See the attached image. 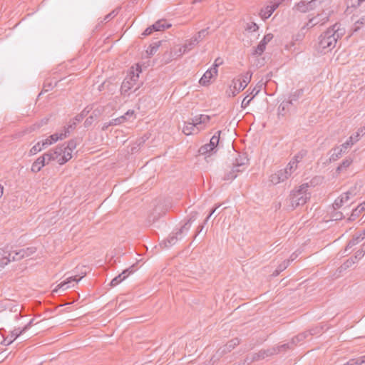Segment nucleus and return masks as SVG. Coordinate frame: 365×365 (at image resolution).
<instances>
[{
  "instance_id": "nucleus-1",
  "label": "nucleus",
  "mask_w": 365,
  "mask_h": 365,
  "mask_svg": "<svg viewBox=\"0 0 365 365\" xmlns=\"http://www.w3.org/2000/svg\"><path fill=\"white\" fill-rule=\"evenodd\" d=\"M340 26L339 24H335L319 36L318 42L319 52L326 53L336 46L337 40L344 34V29H341Z\"/></svg>"
},
{
  "instance_id": "nucleus-2",
  "label": "nucleus",
  "mask_w": 365,
  "mask_h": 365,
  "mask_svg": "<svg viewBox=\"0 0 365 365\" xmlns=\"http://www.w3.org/2000/svg\"><path fill=\"white\" fill-rule=\"evenodd\" d=\"M77 143L75 140H71L61 146H57L54 149L46 152L48 161H56L59 165H63L72 158V153L76 149Z\"/></svg>"
},
{
  "instance_id": "nucleus-3",
  "label": "nucleus",
  "mask_w": 365,
  "mask_h": 365,
  "mask_svg": "<svg viewBox=\"0 0 365 365\" xmlns=\"http://www.w3.org/2000/svg\"><path fill=\"white\" fill-rule=\"evenodd\" d=\"M34 251L33 248L11 250L9 247L0 248V268H4L11 262L19 261L31 255Z\"/></svg>"
},
{
  "instance_id": "nucleus-4",
  "label": "nucleus",
  "mask_w": 365,
  "mask_h": 365,
  "mask_svg": "<svg viewBox=\"0 0 365 365\" xmlns=\"http://www.w3.org/2000/svg\"><path fill=\"white\" fill-rule=\"evenodd\" d=\"M252 73L247 71L234 78L226 91L227 95L229 97L236 96L247 86L252 79Z\"/></svg>"
},
{
  "instance_id": "nucleus-5",
  "label": "nucleus",
  "mask_w": 365,
  "mask_h": 365,
  "mask_svg": "<svg viewBox=\"0 0 365 365\" xmlns=\"http://www.w3.org/2000/svg\"><path fill=\"white\" fill-rule=\"evenodd\" d=\"M308 187V183H304L290 192L289 201L292 209L304 205L310 198Z\"/></svg>"
},
{
  "instance_id": "nucleus-6",
  "label": "nucleus",
  "mask_w": 365,
  "mask_h": 365,
  "mask_svg": "<svg viewBox=\"0 0 365 365\" xmlns=\"http://www.w3.org/2000/svg\"><path fill=\"white\" fill-rule=\"evenodd\" d=\"M136 73L131 71L129 75L124 79L122 83L120 91L123 95H129L130 91L133 88V91H136L140 88V84H138L139 73L141 72L140 68L137 66Z\"/></svg>"
},
{
  "instance_id": "nucleus-7",
  "label": "nucleus",
  "mask_w": 365,
  "mask_h": 365,
  "mask_svg": "<svg viewBox=\"0 0 365 365\" xmlns=\"http://www.w3.org/2000/svg\"><path fill=\"white\" fill-rule=\"evenodd\" d=\"M191 227V220L186 222L181 228L176 232L171 233L169 237L163 242L165 247H169L175 244L182 238V235L187 232Z\"/></svg>"
},
{
  "instance_id": "nucleus-8",
  "label": "nucleus",
  "mask_w": 365,
  "mask_h": 365,
  "mask_svg": "<svg viewBox=\"0 0 365 365\" xmlns=\"http://www.w3.org/2000/svg\"><path fill=\"white\" fill-rule=\"evenodd\" d=\"M73 127V125H68L67 127H64L61 131H58L45 140H42V146L45 148L55 143L59 140H63L67 138L70 134V128Z\"/></svg>"
},
{
  "instance_id": "nucleus-9",
  "label": "nucleus",
  "mask_w": 365,
  "mask_h": 365,
  "mask_svg": "<svg viewBox=\"0 0 365 365\" xmlns=\"http://www.w3.org/2000/svg\"><path fill=\"white\" fill-rule=\"evenodd\" d=\"M284 0H269L260 9L259 16L265 21L269 19L274 11L279 6Z\"/></svg>"
},
{
  "instance_id": "nucleus-10",
  "label": "nucleus",
  "mask_w": 365,
  "mask_h": 365,
  "mask_svg": "<svg viewBox=\"0 0 365 365\" xmlns=\"http://www.w3.org/2000/svg\"><path fill=\"white\" fill-rule=\"evenodd\" d=\"M212 117L208 115L200 114L192 118L198 133L206 129L210 125Z\"/></svg>"
},
{
  "instance_id": "nucleus-11",
  "label": "nucleus",
  "mask_w": 365,
  "mask_h": 365,
  "mask_svg": "<svg viewBox=\"0 0 365 365\" xmlns=\"http://www.w3.org/2000/svg\"><path fill=\"white\" fill-rule=\"evenodd\" d=\"M330 11H323L321 14H318L316 16L311 18L306 24L308 29L312 28L316 25H323L329 21Z\"/></svg>"
},
{
  "instance_id": "nucleus-12",
  "label": "nucleus",
  "mask_w": 365,
  "mask_h": 365,
  "mask_svg": "<svg viewBox=\"0 0 365 365\" xmlns=\"http://www.w3.org/2000/svg\"><path fill=\"white\" fill-rule=\"evenodd\" d=\"M221 131H217L210 139V143L200 147L199 152L202 155L207 154L212 151L218 145L220 141V135Z\"/></svg>"
},
{
  "instance_id": "nucleus-13",
  "label": "nucleus",
  "mask_w": 365,
  "mask_h": 365,
  "mask_svg": "<svg viewBox=\"0 0 365 365\" xmlns=\"http://www.w3.org/2000/svg\"><path fill=\"white\" fill-rule=\"evenodd\" d=\"M245 160H247L246 158L236 159V163L234 164L232 171L225 177V180L235 179L237 173L244 171L246 168Z\"/></svg>"
},
{
  "instance_id": "nucleus-14",
  "label": "nucleus",
  "mask_w": 365,
  "mask_h": 365,
  "mask_svg": "<svg viewBox=\"0 0 365 365\" xmlns=\"http://www.w3.org/2000/svg\"><path fill=\"white\" fill-rule=\"evenodd\" d=\"M83 275L80 277H78V276H73L70 277L66 279V280L61 282L59 284L57 285V287L53 290V292H58V291H66L68 288L71 287V284H73L72 286H74V283H77L78 281H80L83 277Z\"/></svg>"
},
{
  "instance_id": "nucleus-15",
  "label": "nucleus",
  "mask_w": 365,
  "mask_h": 365,
  "mask_svg": "<svg viewBox=\"0 0 365 365\" xmlns=\"http://www.w3.org/2000/svg\"><path fill=\"white\" fill-rule=\"evenodd\" d=\"M317 3V0H302L295 5L297 11L306 13L313 9Z\"/></svg>"
},
{
  "instance_id": "nucleus-16",
  "label": "nucleus",
  "mask_w": 365,
  "mask_h": 365,
  "mask_svg": "<svg viewBox=\"0 0 365 365\" xmlns=\"http://www.w3.org/2000/svg\"><path fill=\"white\" fill-rule=\"evenodd\" d=\"M289 178L287 176V172L284 171L283 169L278 170L277 172L272 174L269 176V181L273 185H277L280 182H283Z\"/></svg>"
},
{
  "instance_id": "nucleus-17",
  "label": "nucleus",
  "mask_w": 365,
  "mask_h": 365,
  "mask_svg": "<svg viewBox=\"0 0 365 365\" xmlns=\"http://www.w3.org/2000/svg\"><path fill=\"white\" fill-rule=\"evenodd\" d=\"M49 163L50 161H48V157L45 153L33 163L31 170L33 173H36L39 172L46 164H48Z\"/></svg>"
},
{
  "instance_id": "nucleus-18",
  "label": "nucleus",
  "mask_w": 365,
  "mask_h": 365,
  "mask_svg": "<svg viewBox=\"0 0 365 365\" xmlns=\"http://www.w3.org/2000/svg\"><path fill=\"white\" fill-rule=\"evenodd\" d=\"M217 75V69L216 68H211L208 69L200 79V83L202 86L210 84V80L212 77Z\"/></svg>"
},
{
  "instance_id": "nucleus-19",
  "label": "nucleus",
  "mask_w": 365,
  "mask_h": 365,
  "mask_svg": "<svg viewBox=\"0 0 365 365\" xmlns=\"http://www.w3.org/2000/svg\"><path fill=\"white\" fill-rule=\"evenodd\" d=\"M182 133L186 135H195L199 133L192 118L184 122Z\"/></svg>"
},
{
  "instance_id": "nucleus-20",
  "label": "nucleus",
  "mask_w": 365,
  "mask_h": 365,
  "mask_svg": "<svg viewBox=\"0 0 365 365\" xmlns=\"http://www.w3.org/2000/svg\"><path fill=\"white\" fill-rule=\"evenodd\" d=\"M273 38V35L272 34H266L263 39L260 41L259 45L255 50V53L257 55H261L266 48V45Z\"/></svg>"
},
{
  "instance_id": "nucleus-21",
  "label": "nucleus",
  "mask_w": 365,
  "mask_h": 365,
  "mask_svg": "<svg viewBox=\"0 0 365 365\" xmlns=\"http://www.w3.org/2000/svg\"><path fill=\"white\" fill-rule=\"evenodd\" d=\"M133 271L129 269H125L121 274L114 277L110 282V286L115 287L126 279Z\"/></svg>"
},
{
  "instance_id": "nucleus-22",
  "label": "nucleus",
  "mask_w": 365,
  "mask_h": 365,
  "mask_svg": "<svg viewBox=\"0 0 365 365\" xmlns=\"http://www.w3.org/2000/svg\"><path fill=\"white\" fill-rule=\"evenodd\" d=\"M185 53H187L183 45L175 46L170 51V56L173 58H178L182 56Z\"/></svg>"
},
{
  "instance_id": "nucleus-23",
  "label": "nucleus",
  "mask_w": 365,
  "mask_h": 365,
  "mask_svg": "<svg viewBox=\"0 0 365 365\" xmlns=\"http://www.w3.org/2000/svg\"><path fill=\"white\" fill-rule=\"evenodd\" d=\"M350 200H349V196L346 195L344 193L341 194L340 197H337L334 204L333 207L334 209H339L341 206H343L345 204L350 205L351 202H349Z\"/></svg>"
},
{
  "instance_id": "nucleus-24",
  "label": "nucleus",
  "mask_w": 365,
  "mask_h": 365,
  "mask_svg": "<svg viewBox=\"0 0 365 365\" xmlns=\"http://www.w3.org/2000/svg\"><path fill=\"white\" fill-rule=\"evenodd\" d=\"M365 238V230L362 233L359 235H356L353 237V238L348 242L346 247V251L349 249H351L352 247L360 242Z\"/></svg>"
},
{
  "instance_id": "nucleus-25",
  "label": "nucleus",
  "mask_w": 365,
  "mask_h": 365,
  "mask_svg": "<svg viewBox=\"0 0 365 365\" xmlns=\"http://www.w3.org/2000/svg\"><path fill=\"white\" fill-rule=\"evenodd\" d=\"M91 107H92V113L91 115L93 117H94L96 119L101 116V115L105 111V107L102 105H100L98 103H93L92 105H90Z\"/></svg>"
},
{
  "instance_id": "nucleus-26",
  "label": "nucleus",
  "mask_w": 365,
  "mask_h": 365,
  "mask_svg": "<svg viewBox=\"0 0 365 365\" xmlns=\"http://www.w3.org/2000/svg\"><path fill=\"white\" fill-rule=\"evenodd\" d=\"M240 344V339L238 338H234L230 340L223 347L222 352L227 353L231 351L237 345Z\"/></svg>"
},
{
  "instance_id": "nucleus-27",
  "label": "nucleus",
  "mask_w": 365,
  "mask_h": 365,
  "mask_svg": "<svg viewBox=\"0 0 365 365\" xmlns=\"http://www.w3.org/2000/svg\"><path fill=\"white\" fill-rule=\"evenodd\" d=\"M365 28V16H361L358 20L355 21L352 27L351 31L353 33L357 32L359 30Z\"/></svg>"
},
{
  "instance_id": "nucleus-28",
  "label": "nucleus",
  "mask_w": 365,
  "mask_h": 365,
  "mask_svg": "<svg viewBox=\"0 0 365 365\" xmlns=\"http://www.w3.org/2000/svg\"><path fill=\"white\" fill-rule=\"evenodd\" d=\"M199 43L198 38L197 36L192 37L190 40L187 41L183 45L187 53L190 51L195 46Z\"/></svg>"
},
{
  "instance_id": "nucleus-29",
  "label": "nucleus",
  "mask_w": 365,
  "mask_h": 365,
  "mask_svg": "<svg viewBox=\"0 0 365 365\" xmlns=\"http://www.w3.org/2000/svg\"><path fill=\"white\" fill-rule=\"evenodd\" d=\"M29 327V324L26 325L21 330L19 328L14 329L11 332V337L12 339L9 340L8 344H11L14 340H15L19 335H21L23 332L26 331Z\"/></svg>"
},
{
  "instance_id": "nucleus-30",
  "label": "nucleus",
  "mask_w": 365,
  "mask_h": 365,
  "mask_svg": "<svg viewBox=\"0 0 365 365\" xmlns=\"http://www.w3.org/2000/svg\"><path fill=\"white\" fill-rule=\"evenodd\" d=\"M170 26V25L167 24L165 20H160L153 25V29L154 31H163L165 29L169 28Z\"/></svg>"
},
{
  "instance_id": "nucleus-31",
  "label": "nucleus",
  "mask_w": 365,
  "mask_h": 365,
  "mask_svg": "<svg viewBox=\"0 0 365 365\" xmlns=\"http://www.w3.org/2000/svg\"><path fill=\"white\" fill-rule=\"evenodd\" d=\"M297 168L298 165L295 164V162L290 160L286 168L283 169V170L287 172V176L289 178L292 174L297 170Z\"/></svg>"
},
{
  "instance_id": "nucleus-32",
  "label": "nucleus",
  "mask_w": 365,
  "mask_h": 365,
  "mask_svg": "<svg viewBox=\"0 0 365 365\" xmlns=\"http://www.w3.org/2000/svg\"><path fill=\"white\" fill-rule=\"evenodd\" d=\"M293 344H292V342L289 344V343H287V344H281V345H278V346H274L276 351H277V354H279V353H282V352H285L287 350L289 349H292L293 348Z\"/></svg>"
},
{
  "instance_id": "nucleus-33",
  "label": "nucleus",
  "mask_w": 365,
  "mask_h": 365,
  "mask_svg": "<svg viewBox=\"0 0 365 365\" xmlns=\"http://www.w3.org/2000/svg\"><path fill=\"white\" fill-rule=\"evenodd\" d=\"M360 189L356 185L351 187L347 192H344L346 195L349 196V200H353L357 193L359 192Z\"/></svg>"
},
{
  "instance_id": "nucleus-34",
  "label": "nucleus",
  "mask_w": 365,
  "mask_h": 365,
  "mask_svg": "<svg viewBox=\"0 0 365 365\" xmlns=\"http://www.w3.org/2000/svg\"><path fill=\"white\" fill-rule=\"evenodd\" d=\"M363 129H359V130L354 135H351L347 141L350 143H351V146L354 145L356 142L359 140V137L361 134L363 133Z\"/></svg>"
},
{
  "instance_id": "nucleus-35",
  "label": "nucleus",
  "mask_w": 365,
  "mask_h": 365,
  "mask_svg": "<svg viewBox=\"0 0 365 365\" xmlns=\"http://www.w3.org/2000/svg\"><path fill=\"white\" fill-rule=\"evenodd\" d=\"M44 148V146H42V141H39L31 148L29 154L30 155H35Z\"/></svg>"
},
{
  "instance_id": "nucleus-36",
  "label": "nucleus",
  "mask_w": 365,
  "mask_h": 365,
  "mask_svg": "<svg viewBox=\"0 0 365 365\" xmlns=\"http://www.w3.org/2000/svg\"><path fill=\"white\" fill-rule=\"evenodd\" d=\"M306 155V152L302 150L299 152L297 154L294 155V157L291 160L292 161H294L295 164L298 165V163L302 160L304 155Z\"/></svg>"
},
{
  "instance_id": "nucleus-37",
  "label": "nucleus",
  "mask_w": 365,
  "mask_h": 365,
  "mask_svg": "<svg viewBox=\"0 0 365 365\" xmlns=\"http://www.w3.org/2000/svg\"><path fill=\"white\" fill-rule=\"evenodd\" d=\"M343 153H344V151L340 149L339 146H337L333 149L331 158L333 160H336L340 158Z\"/></svg>"
},
{
  "instance_id": "nucleus-38",
  "label": "nucleus",
  "mask_w": 365,
  "mask_h": 365,
  "mask_svg": "<svg viewBox=\"0 0 365 365\" xmlns=\"http://www.w3.org/2000/svg\"><path fill=\"white\" fill-rule=\"evenodd\" d=\"M159 45L158 43H154L153 45H150L148 49L146 50V53L148 56H150L155 54L158 49Z\"/></svg>"
},
{
  "instance_id": "nucleus-39",
  "label": "nucleus",
  "mask_w": 365,
  "mask_h": 365,
  "mask_svg": "<svg viewBox=\"0 0 365 365\" xmlns=\"http://www.w3.org/2000/svg\"><path fill=\"white\" fill-rule=\"evenodd\" d=\"M83 119V118L82 117V115L80 114L77 115L75 118L73 120H72L70 123H69V125H73V127L70 128V133L75 129L76 128V125L78 122H80Z\"/></svg>"
},
{
  "instance_id": "nucleus-40",
  "label": "nucleus",
  "mask_w": 365,
  "mask_h": 365,
  "mask_svg": "<svg viewBox=\"0 0 365 365\" xmlns=\"http://www.w3.org/2000/svg\"><path fill=\"white\" fill-rule=\"evenodd\" d=\"M308 334V333H302L297 335L296 337L292 339V344H293V346L296 345L297 342L302 341L304 339H305Z\"/></svg>"
},
{
  "instance_id": "nucleus-41",
  "label": "nucleus",
  "mask_w": 365,
  "mask_h": 365,
  "mask_svg": "<svg viewBox=\"0 0 365 365\" xmlns=\"http://www.w3.org/2000/svg\"><path fill=\"white\" fill-rule=\"evenodd\" d=\"M258 29L259 26L255 22L248 23L246 26V30L250 32L257 31Z\"/></svg>"
},
{
  "instance_id": "nucleus-42",
  "label": "nucleus",
  "mask_w": 365,
  "mask_h": 365,
  "mask_svg": "<svg viewBox=\"0 0 365 365\" xmlns=\"http://www.w3.org/2000/svg\"><path fill=\"white\" fill-rule=\"evenodd\" d=\"M363 364V361H361V357H358L356 359H351L348 362L343 365H361Z\"/></svg>"
},
{
  "instance_id": "nucleus-43",
  "label": "nucleus",
  "mask_w": 365,
  "mask_h": 365,
  "mask_svg": "<svg viewBox=\"0 0 365 365\" xmlns=\"http://www.w3.org/2000/svg\"><path fill=\"white\" fill-rule=\"evenodd\" d=\"M264 349L260 350L258 353H256L252 356V361H258L266 358Z\"/></svg>"
},
{
  "instance_id": "nucleus-44",
  "label": "nucleus",
  "mask_w": 365,
  "mask_h": 365,
  "mask_svg": "<svg viewBox=\"0 0 365 365\" xmlns=\"http://www.w3.org/2000/svg\"><path fill=\"white\" fill-rule=\"evenodd\" d=\"M57 81L56 80L54 81V85L53 86V83H52V81L51 80H48L47 79L45 83H44V85H43V89L45 91H48L51 88H53L54 86H56L57 84Z\"/></svg>"
},
{
  "instance_id": "nucleus-45",
  "label": "nucleus",
  "mask_w": 365,
  "mask_h": 365,
  "mask_svg": "<svg viewBox=\"0 0 365 365\" xmlns=\"http://www.w3.org/2000/svg\"><path fill=\"white\" fill-rule=\"evenodd\" d=\"M264 351L265 352L264 354H265V356L266 357L277 354V351H276L274 346H273L272 348H269L267 349H264Z\"/></svg>"
},
{
  "instance_id": "nucleus-46",
  "label": "nucleus",
  "mask_w": 365,
  "mask_h": 365,
  "mask_svg": "<svg viewBox=\"0 0 365 365\" xmlns=\"http://www.w3.org/2000/svg\"><path fill=\"white\" fill-rule=\"evenodd\" d=\"M364 252H365V242L362 245V250L356 252V253L354 256V259L356 260L357 259L361 258L364 256Z\"/></svg>"
},
{
  "instance_id": "nucleus-47",
  "label": "nucleus",
  "mask_w": 365,
  "mask_h": 365,
  "mask_svg": "<svg viewBox=\"0 0 365 365\" xmlns=\"http://www.w3.org/2000/svg\"><path fill=\"white\" fill-rule=\"evenodd\" d=\"M289 264V260H284L280 264H279V266L277 267V269H279V272H282L288 267Z\"/></svg>"
},
{
  "instance_id": "nucleus-48",
  "label": "nucleus",
  "mask_w": 365,
  "mask_h": 365,
  "mask_svg": "<svg viewBox=\"0 0 365 365\" xmlns=\"http://www.w3.org/2000/svg\"><path fill=\"white\" fill-rule=\"evenodd\" d=\"M302 90H297L294 93L292 94L289 101H291V102L292 101H296L299 96L302 95Z\"/></svg>"
},
{
  "instance_id": "nucleus-49",
  "label": "nucleus",
  "mask_w": 365,
  "mask_h": 365,
  "mask_svg": "<svg viewBox=\"0 0 365 365\" xmlns=\"http://www.w3.org/2000/svg\"><path fill=\"white\" fill-rule=\"evenodd\" d=\"M360 210V208L359 207V206L354 209L353 211H352V213L351 215V216L349 217V220H354L355 218L359 215V214L361 212H359Z\"/></svg>"
},
{
  "instance_id": "nucleus-50",
  "label": "nucleus",
  "mask_w": 365,
  "mask_h": 365,
  "mask_svg": "<svg viewBox=\"0 0 365 365\" xmlns=\"http://www.w3.org/2000/svg\"><path fill=\"white\" fill-rule=\"evenodd\" d=\"M360 210V208L359 207V206L354 209L353 211H352V213L351 215V216L349 217V220H354L355 218L359 215V214L361 212H359Z\"/></svg>"
},
{
  "instance_id": "nucleus-51",
  "label": "nucleus",
  "mask_w": 365,
  "mask_h": 365,
  "mask_svg": "<svg viewBox=\"0 0 365 365\" xmlns=\"http://www.w3.org/2000/svg\"><path fill=\"white\" fill-rule=\"evenodd\" d=\"M360 210V208L359 207V206L354 209L353 211H352V213L351 215V216L349 217V220H354L355 218L359 215V214L361 212H359Z\"/></svg>"
},
{
  "instance_id": "nucleus-52",
  "label": "nucleus",
  "mask_w": 365,
  "mask_h": 365,
  "mask_svg": "<svg viewBox=\"0 0 365 365\" xmlns=\"http://www.w3.org/2000/svg\"><path fill=\"white\" fill-rule=\"evenodd\" d=\"M262 84H260V85H257L253 89L252 91H251V94L253 96L252 97L254 98L255 96H256L259 93V91H261L262 89Z\"/></svg>"
},
{
  "instance_id": "nucleus-53",
  "label": "nucleus",
  "mask_w": 365,
  "mask_h": 365,
  "mask_svg": "<svg viewBox=\"0 0 365 365\" xmlns=\"http://www.w3.org/2000/svg\"><path fill=\"white\" fill-rule=\"evenodd\" d=\"M339 147L340 149H341L344 151V153H346L348 150V149H349L351 147V143H349L346 140L345 143L339 145Z\"/></svg>"
},
{
  "instance_id": "nucleus-54",
  "label": "nucleus",
  "mask_w": 365,
  "mask_h": 365,
  "mask_svg": "<svg viewBox=\"0 0 365 365\" xmlns=\"http://www.w3.org/2000/svg\"><path fill=\"white\" fill-rule=\"evenodd\" d=\"M349 6L351 7H354V8H357L359 7L362 1H361V0H349Z\"/></svg>"
},
{
  "instance_id": "nucleus-55",
  "label": "nucleus",
  "mask_w": 365,
  "mask_h": 365,
  "mask_svg": "<svg viewBox=\"0 0 365 365\" xmlns=\"http://www.w3.org/2000/svg\"><path fill=\"white\" fill-rule=\"evenodd\" d=\"M95 119L96 118L93 117L92 115H91L88 118L86 119L84 122L85 127H89L90 125H91Z\"/></svg>"
},
{
  "instance_id": "nucleus-56",
  "label": "nucleus",
  "mask_w": 365,
  "mask_h": 365,
  "mask_svg": "<svg viewBox=\"0 0 365 365\" xmlns=\"http://www.w3.org/2000/svg\"><path fill=\"white\" fill-rule=\"evenodd\" d=\"M92 110V107L91 106H86L83 111L81 113V115L84 118Z\"/></svg>"
},
{
  "instance_id": "nucleus-57",
  "label": "nucleus",
  "mask_w": 365,
  "mask_h": 365,
  "mask_svg": "<svg viewBox=\"0 0 365 365\" xmlns=\"http://www.w3.org/2000/svg\"><path fill=\"white\" fill-rule=\"evenodd\" d=\"M252 98H253V97H252L250 98H248V96L245 97L242 102V108L247 107L250 105V101L252 100Z\"/></svg>"
},
{
  "instance_id": "nucleus-58",
  "label": "nucleus",
  "mask_w": 365,
  "mask_h": 365,
  "mask_svg": "<svg viewBox=\"0 0 365 365\" xmlns=\"http://www.w3.org/2000/svg\"><path fill=\"white\" fill-rule=\"evenodd\" d=\"M207 34V31L205 30V29H202L200 31H199L197 33V35H195V36H197L198 38V40L199 41L203 38L205 36V35Z\"/></svg>"
},
{
  "instance_id": "nucleus-59",
  "label": "nucleus",
  "mask_w": 365,
  "mask_h": 365,
  "mask_svg": "<svg viewBox=\"0 0 365 365\" xmlns=\"http://www.w3.org/2000/svg\"><path fill=\"white\" fill-rule=\"evenodd\" d=\"M116 14L117 13L115 12V11H111L110 14H108V15H106L105 16L104 21H109L111 19H113L114 16H115Z\"/></svg>"
},
{
  "instance_id": "nucleus-60",
  "label": "nucleus",
  "mask_w": 365,
  "mask_h": 365,
  "mask_svg": "<svg viewBox=\"0 0 365 365\" xmlns=\"http://www.w3.org/2000/svg\"><path fill=\"white\" fill-rule=\"evenodd\" d=\"M291 104V101H288L287 102H282L279 107V110H284L286 108H287L289 105Z\"/></svg>"
},
{
  "instance_id": "nucleus-61",
  "label": "nucleus",
  "mask_w": 365,
  "mask_h": 365,
  "mask_svg": "<svg viewBox=\"0 0 365 365\" xmlns=\"http://www.w3.org/2000/svg\"><path fill=\"white\" fill-rule=\"evenodd\" d=\"M154 31V29H153V26H150L148 28H147L144 32L143 33V35L144 36H148L150 34H151L153 33V31Z\"/></svg>"
},
{
  "instance_id": "nucleus-62",
  "label": "nucleus",
  "mask_w": 365,
  "mask_h": 365,
  "mask_svg": "<svg viewBox=\"0 0 365 365\" xmlns=\"http://www.w3.org/2000/svg\"><path fill=\"white\" fill-rule=\"evenodd\" d=\"M222 63V60L220 58H217L215 59V63L213 64L212 68H216L217 69V67Z\"/></svg>"
},
{
  "instance_id": "nucleus-63",
  "label": "nucleus",
  "mask_w": 365,
  "mask_h": 365,
  "mask_svg": "<svg viewBox=\"0 0 365 365\" xmlns=\"http://www.w3.org/2000/svg\"><path fill=\"white\" fill-rule=\"evenodd\" d=\"M120 121L119 120L118 118H116L115 119H112L111 120H110L108 125H120Z\"/></svg>"
},
{
  "instance_id": "nucleus-64",
  "label": "nucleus",
  "mask_w": 365,
  "mask_h": 365,
  "mask_svg": "<svg viewBox=\"0 0 365 365\" xmlns=\"http://www.w3.org/2000/svg\"><path fill=\"white\" fill-rule=\"evenodd\" d=\"M125 115L126 118H127L128 117H130V116H131V117H134V118H135V112H134V110H128V111L125 113V115Z\"/></svg>"
}]
</instances>
